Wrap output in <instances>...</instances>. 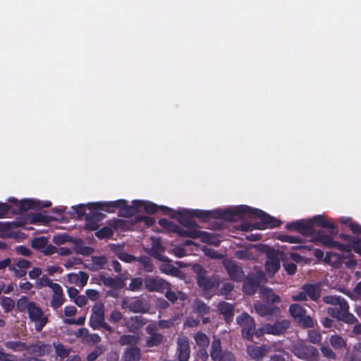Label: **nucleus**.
Returning <instances> with one entry per match:
<instances>
[{
  "mask_svg": "<svg viewBox=\"0 0 361 361\" xmlns=\"http://www.w3.org/2000/svg\"><path fill=\"white\" fill-rule=\"evenodd\" d=\"M88 209H96V210H104L108 213H114L116 209L121 210L120 216L130 217L133 215V207L128 204L125 200H118L116 201L98 202L87 204Z\"/></svg>",
  "mask_w": 361,
  "mask_h": 361,
  "instance_id": "obj_1",
  "label": "nucleus"
},
{
  "mask_svg": "<svg viewBox=\"0 0 361 361\" xmlns=\"http://www.w3.org/2000/svg\"><path fill=\"white\" fill-rule=\"evenodd\" d=\"M252 207L247 205H239L233 209H216V219L227 221H236L242 218H250Z\"/></svg>",
  "mask_w": 361,
  "mask_h": 361,
  "instance_id": "obj_2",
  "label": "nucleus"
},
{
  "mask_svg": "<svg viewBox=\"0 0 361 361\" xmlns=\"http://www.w3.org/2000/svg\"><path fill=\"white\" fill-rule=\"evenodd\" d=\"M236 322L242 328V336L248 341L252 340L254 334L257 337H259L262 334V332L256 331L254 319L246 312H243L238 316L236 317Z\"/></svg>",
  "mask_w": 361,
  "mask_h": 361,
  "instance_id": "obj_3",
  "label": "nucleus"
},
{
  "mask_svg": "<svg viewBox=\"0 0 361 361\" xmlns=\"http://www.w3.org/2000/svg\"><path fill=\"white\" fill-rule=\"evenodd\" d=\"M90 324L93 329H104L109 334H112L114 331V328L104 321V306L102 303L93 306Z\"/></svg>",
  "mask_w": 361,
  "mask_h": 361,
  "instance_id": "obj_4",
  "label": "nucleus"
},
{
  "mask_svg": "<svg viewBox=\"0 0 361 361\" xmlns=\"http://www.w3.org/2000/svg\"><path fill=\"white\" fill-rule=\"evenodd\" d=\"M291 352L298 358L305 361H317L319 357L317 349L303 342H296L291 345Z\"/></svg>",
  "mask_w": 361,
  "mask_h": 361,
  "instance_id": "obj_5",
  "label": "nucleus"
},
{
  "mask_svg": "<svg viewBox=\"0 0 361 361\" xmlns=\"http://www.w3.org/2000/svg\"><path fill=\"white\" fill-rule=\"evenodd\" d=\"M288 311L293 320L302 328L309 329L314 326V322L310 315L306 314L307 310L300 305L295 303L289 306Z\"/></svg>",
  "mask_w": 361,
  "mask_h": 361,
  "instance_id": "obj_6",
  "label": "nucleus"
},
{
  "mask_svg": "<svg viewBox=\"0 0 361 361\" xmlns=\"http://www.w3.org/2000/svg\"><path fill=\"white\" fill-rule=\"evenodd\" d=\"M251 219H259V221L257 222V228L258 230H264L266 228H274L279 227L282 221L270 216L261 209L252 208Z\"/></svg>",
  "mask_w": 361,
  "mask_h": 361,
  "instance_id": "obj_7",
  "label": "nucleus"
},
{
  "mask_svg": "<svg viewBox=\"0 0 361 361\" xmlns=\"http://www.w3.org/2000/svg\"><path fill=\"white\" fill-rule=\"evenodd\" d=\"M210 356L213 361H235V357L231 351L222 350L221 340L216 337L211 344Z\"/></svg>",
  "mask_w": 361,
  "mask_h": 361,
  "instance_id": "obj_8",
  "label": "nucleus"
},
{
  "mask_svg": "<svg viewBox=\"0 0 361 361\" xmlns=\"http://www.w3.org/2000/svg\"><path fill=\"white\" fill-rule=\"evenodd\" d=\"M27 313L30 319L35 322V329L37 332L41 331L49 322L48 317L44 314L43 310L35 302L31 301Z\"/></svg>",
  "mask_w": 361,
  "mask_h": 361,
  "instance_id": "obj_9",
  "label": "nucleus"
},
{
  "mask_svg": "<svg viewBox=\"0 0 361 361\" xmlns=\"http://www.w3.org/2000/svg\"><path fill=\"white\" fill-rule=\"evenodd\" d=\"M197 283L204 291L214 290L219 286V278L217 276H207V271L201 266L197 271Z\"/></svg>",
  "mask_w": 361,
  "mask_h": 361,
  "instance_id": "obj_10",
  "label": "nucleus"
},
{
  "mask_svg": "<svg viewBox=\"0 0 361 361\" xmlns=\"http://www.w3.org/2000/svg\"><path fill=\"white\" fill-rule=\"evenodd\" d=\"M170 286L168 281L159 276L148 275L145 277V289L149 292L163 293Z\"/></svg>",
  "mask_w": 361,
  "mask_h": 361,
  "instance_id": "obj_11",
  "label": "nucleus"
},
{
  "mask_svg": "<svg viewBox=\"0 0 361 361\" xmlns=\"http://www.w3.org/2000/svg\"><path fill=\"white\" fill-rule=\"evenodd\" d=\"M52 346L49 343L37 340L35 343L27 345V353L33 357H44L49 355L52 352Z\"/></svg>",
  "mask_w": 361,
  "mask_h": 361,
  "instance_id": "obj_12",
  "label": "nucleus"
},
{
  "mask_svg": "<svg viewBox=\"0 0 361 361\" xmlns=\"http://www.w3.org/2000/svg\"><path fill=\"white\" fill-rule=\"evenodd\" d=\"M122 307H126L130 312L133 313L144 314L149 312L150 305L146 300L137 298L128 302L123 300L122 302Z\"/></svg>",
  "mask_w": 361,
  "mask_h": 361,
  "instance_id": "obj_13",
  "label": "nucleus"
},
{
  "mask_svg": "<svg viewBox=\"0 0 361 361\" xmlns=\"http://www.w3.org/2000/svg\"><path fill=\"white\" fill-rule=\"evenodd\" d=\"M90 212L87 214L85 216V229L87 231H97L99 227L98 223L104 219L106 215L100 210H96V209H89Z\"/></svg>",
  "mask_w": 361,
  "mask_h": 361,
  "instance_id": "obj_14",
  "label": "nucleus"
},
{
  "mask_svg": "<svg viewBox=\"0 0 361 361\" xmlns=\"http://www.w3.org/2000/svg\"><path fill=\"white\" fill-rule=\"evenodd\" d=\"M192 209H182L176 212V217L178 223L188 228H199L197 223L193 219Z\"/></svg>",
  "mask_w": 361,
  "mask_h": 361,
  "instance_id": "obj_15",
  "label": "nucleus"
},
{
  "mask_svg": "<svg viewBox=\"0 0 361 361\" xmlns=\"http://www.w3.org/2000/svg\"><path fill=\"white\" fill-rule=\"evenodd\" d=\"M176 355L178 361H188L190 357V346L189 339L186 336L178 338Z\"/></svg>",
  "mask_w": 361,
  "mask_h": 361,
  "instance_id": "obj_16",
  "label": "nucleus"
},
{
  "mask_svg": "<svg viewBox=\"0 0 361 361\" xmlns=\"http://www.w3.org/2000/svg\"><path fill=\"white\" fill-rule=\"evenodd\" d=\"M308 222H311L312 235L314 233L315 229L314 225L316 224L320 228L329 229L330 234L336 235L338 233L337 228L335 225L325 219L322 215H316L312 219L308 220Z\"/></svg>",
  "mask_w": 361,
  "mask_h": 361,
  "instance_id": "obj_17",
  "label": "nucleus"
},
{
  "mask_svg": "<svg viewBox=\"0 0 361 361\" xmlns=\"http://www.w3.org/2000/svg\"><path fill=\"white\" fill-rule=\"evenodd\" d=\"M290 323L288 320L283 319L276 322L274 324H267L264 326V332L268 334L279 336L283 334L290 327Z\"/></svg>",
  "mask_w": 361,
  "mask_h": 361,
  "instance_id": "obj_18",
  "label": "nucleus"
},
{
  "mask_svg": "<svg viewBox=\"0 0 361 361\" xmlns=\"http://www.w3.org/2000/svg\"><path fill=\"white\" fill-rule=\"evenodd\" d=\"M152 255L160 261L166 262L160 265L159 269L161 273L173 276H177L180 273L179 269L173 266L172 264H170V260L167 257L161 256L157 252L152 253Z\"/></svg>",
  "mask_w": 361,
  "mask_h": 361,
  "instance_id": "obj_19",
  "label": "nucleus"
},
{
  "mask_svg": "<svg viewBox=\"0 0 361 361\" xmlns=\"http://www.w3.org/2000/svg\"><path fill=\"white\" fill-rule=\"evenodd\" d=\"M286 228L288 231H296L303 235H312L311 222H308V220L306 221L300 220L288 223L286 225Z\"/></svg>",
  "mask_w": 361,
  "mask_h": 361,
  "instance_id": "obj_20",
  "label": "nucleus"
},
{
  "mask_svg": "<svg viewBox=\"0 0 361 361\" xmlns=\"http://www.w3.org/2000/svg\"><path fill=\"white\" fill-rule=\"evenodd\" d=\"M312 237L310 242L314 243L317 245H322L326 247L332 248L334 238L330 235L326 233L323 230L314 231L312 235Z\"/></svg>",
  "mask_w": 361,
  "mask_h": 361,
  "instance_id": "obj_21",
  "label": "nucleus"
},
{
  "mask_svg": "<svg viewBox=\"0 0 361 361\" xmlns=\"http://www.w3.org/2000/svg\"><path fill=\"white\" fill-rule=\"evenodd\" d=\"M133 209V215L139 212V209L142 207L144 211L148 214H154L159 210V206L150 201L145 200H133V204L130 205Z\"/></svg>",
  "mask_w": 361,
  "mask_h": 361,
  "instance_id": "obj_22",
  "label": "nucleus"
},
{
  "mask_svg": "<svg viewBox=\"0 0 361 361\" xmlns=\"http://www.w3.org/2000/svg\"><path fill=\"white\" fill-rule=\"evenodd\" d=\"M230 279L234 281L240 282L245 278V274L241 267L230 261L224 264Z\"/></svg>",
  "mask_w": 361,
  "mask_h": 361,
  "instance_id": "obj_23",
  "label": "nucleus"
},
{
  "mask_svg": "<svg viewBox=\"0 0 361 361\" xmlns=\"http://www.w3.org/2000/svg\"><path fill=\"white\" fill-rule=\"evenodd\" d=\"M244 279V283L243 285V292L249 295H254L257 289L259 288V286L260 285L261 281L259 277L252 275L250 276H247Z\"/></svg>",
  "mask_w": 361,
  "mask_h": 361,
  "instance_id": "obj_24",
  "label": "nucleus"
},
{
  "mask_svg": "<svg viewBox=\"0 0 361 361\" xmlns=\"http://www.w3.org/2000/svg\"><path fill=\"white\" fill-rule=\"evenodd\" d=\"M216 308L219 314L223 316L226 324H231L233 322L234 317L233 305L226 301H221L218 303Z\"/></svg>",
  "mask_w": 361,
  "mask_h": 361,
  "instance_id": "obj_25",
  "label": "nucleus"
},
{
  "mask_svg": "<svg viewBox=\"0 0 361 361\" xmlns=\"http://www.w3.org/2000/svg\"><path fill=\"white\" fill-rule=\"evenodd\" d=\"M52 291L53 295L50 301V305L54 310H58L66 302L63 290L62 287L59 284H57L56 286H54Z\"/></svg>",
  "mask_w": 361,
  "mask_h": 361,
  "instance_id": "obj_26",
  "label": "nucleus"
},
{
  "mask_svg": "<svg viewBox=\"0 0 361 361\" xmlns=\"http://www.w3.org/2000/svg\"><path fill=\"white\" fill-rule=\"evenodd\" d=\"M254 308L256 312L262 317L274 315L279 312V308L275 305L259 302L254 304Z\"/></svg>",
  "mask_w": 361,
  "mask_h": 361,
  "instance_id": "obj_27",
  "label": "nucleus"
},
{
  "mask_svg": "<svg viewBox=\"0 0 361 361\" xmlns=\"http://www.w3.org/2000/svg\"><path fill=\"white\" fill-rule=\"evenodd\" d=\"M17 223L0 221V238H16L18 233L13 231L17 227Z\"/></svg>",
  "mask_w": 361,
  "mask_h": 361,
  "instance_id": "obj_28",
  "label": "nucleus"
},
{
  "mask_svg": "<svg viewBox=\"0 0 361 361\" xmlns=\"http://www.w3.org/2000/svg\"><path fill=\"white\" fill-rule=\"evenodd\" d=\"M302 290H305L307 298L317 302L321 296V288L316 283H305L301 287Z\"/></svg>",
  "mask_w": 361,
  "mask_h": 361,
  "instance_id": "obj_29",
  "label": "nucleus"
},
{
  "mask_svg": "<svg viewBox=\"0 0 361 361\" xmlns=\"http://www.w3.org/2000/svg\"><path fill=\"white\" fill-rule=\"evenodd\" d=\"M259 293L260 298L266 303L275 305L281 301L279 295L275 294L271 288L262 287L259 290Z\"/></svg>",
  "mask_w": 361,
  "mask_h": 361,
  "instance_id": "obj_30",
  "label": "nucleus"
},
{
  "mask_svg": "<svg viewBox=\"0 0 361 361\" xmlns=\"http://www.w3.org/2000/svg\"><path fill=\"white\" fill-rule=\"evenodd\" d=\"M99 278L105 286L114 289H121L125 286L124 280L120 277L112 278L111 276H106L104 274H100Z\"/></svg>",
  "mask_w": 361,
  "mask_h": 361,
  "instance_id": "obj_31",
  "label": "nucleus"
},
{
  "mask_svg": "<svg viewBox=\"0 0 361 361\" xmlns=\"http://www.w3.org/2000/svg\"><path fill=\"white\" fill-rule=\"evenodd\" d=\"M265 268L269 274H275L280 269V260L279 257L274 254L269 255L265 263Z\"/></svg>",
  "mask_w": 361,
  "mask_h": 361,
  "instance_id": "obj_32",
  "label": "nucleus"
},
{
  "mask_svg": "<svg viewBox=\"0 0 361 361\" xmlns=\"http://www.w3.org/2000/svg\"><path fill=\"white\" fill-rule=\"evenodd\" d=\"M188 238L192 239L201 238L203 243H212L213 234L202 231H196L193 228L188 229Z\"/></svg>",
  "mask_w": 361,
  "mask_h": 361,
  "instance_id": "obj_33",
  "label": "nucleus"
},
{
  "mask_svg": "<svg viewBox=\"0 0 361 361\" xmlns=\"http://www.w3.org/2000/svg\"><path fill=\"white\" fill-rule=\"evenodd\" d=\"M30 209H40L39 200L25 199L20 201L18 209V212H25Z\"/></svg>",
  "mask_w": 361,
  "mask_h": 361,
  "instance_id": "obj_34",
  "label": "nucleus"
},
{
  "mask_svg": "<svg viewBox=\"0 0 361 361\" xmlns=\"http://www.w3.org/2000/svg\"><path fill=\"white\" fill-rule=\"evenodd\" d=\"M192 214L195 217L199 219L202 222H207L210 219H216V209L214 210H201L192 209Z\"/></svg>",
  "mask_w": 361,
  "mask_h": 361,
  "instance_id": "obj_35",
  "label": "nucleus"
},
{
  "mask_svg": "<svg viewBox=\"0 0 361 361\" xmlns=\"http://www.w3.org/2000/svg\"><path fill=\"white\" fill-rule=\"evenodd\" d=\"M140 359V350L136 346L127 348L123 355V361H139Z\"/></svg>",
  "mask_w": 361,
  "mask_h": 361,
  "instance_id": "obj_36",
  "label": "nucleus"
},
{
  "mask_svg": "<svg viewBox=\"0 0 361 361\" xmlns=\"http://www.w3.org/2000/svg\"><path fill=\"white\" fill-rule=\"evenodd\" d=\"M339 237L342 240L347 241L348 243L347 245H350V247L355 252L361 254V243L357 238L345 233H341Z\"/></svg>",
  "mask_w": 361,
  "mask_h": 361,
  "instance_id": "obj_37",
  "label": "nucleus"
},
{
  "mask_svg": "<svg viewBox=\"0 0 361 361\" xmlns=\"http://www.w3.org/2000/svg\"><path fill=\"white\" fill-rule=\"evenodd\" d=\"M4 346L13 352H27V345L20 341H8L4 343Z\"/></svg>",
  "mask_w": 361,
  "mask_h": 361,
  "instance_id": "obj_38",
  "label": "nucleus"
},
{
  "mask_svg": "<svg viewBox=\"0 0 361 361\" xmlns=\"http://www.w3.org/2000/svg\"><path fill=\"white\" fill-rule=\"evenodd\" d=\"M293 250H298L301 253L305 254L307 251H313L314 256L318 259L321 260L324 258V252L320 249H314L308 245H297L292 247Z\"/></svg>",
  "mask_w": 361,
  "mask_h": 361,
  "instance_id": "obj_39",
  "label": "nucleus"
},
{
  "mask_svg": "<svg viewBox=\"0 0 361 361\" xmlns=\"http://www.w3.org/2000/svg\"><path fill=\"white\" fill-rule=\"evenodd\" d=\"M345 305H348V302H342L339 306V307H329L326 309V312L331 315V317L337 319L338 320L341 321L342 319V317L344 314V312L343 311V308H344Z\"/></svg>",
  "mask_w": 361,
  "mask_h": 361,
  "instance_id": "obj_40",
  "label": "nucleus"
},
{
  "mask_svg": "<svg viewBox=\"0 0 361 361\" xmlns=\"http://www.w3.org/2000/svg\"><path fill=\"white\" fill-rule=\"evenodd\" d=\"M248 355L254 359H262L264 355L265 350L261 346L250 345L247 347Z\"/></svg>",
  "mask_w": 361,
  "mask_h": 361,
  "instance_id": "obj_41",
  "label": "nucleus"
},
{
  "mask_svg": "<svg viewBox=\"0 0 361 361\" xmlns=\"http://www.w3.org/2000/svg\"><path fill=\"white\" fill-rule=\"evenodd\" d=\"M143 286H145V278L135 277L130 280L128 288L131 291L137 292L143 289Z\"/></svg>",
  "mask_w": 361,
  "mask_h": 361,
  "instance_id": "obj_42",
  "label": "nucleus"
},
{
  "mask_svg": "<svg viewBox=\"0 0 361 361\" xmlns=\"http://www.w3.org/2000/svg\"><path fill=\"white\" fill-rule=\"evenodd\" d=\"M194 312L200 316L207 314L210 312V307L200 300H196L194 305Z\"/></svg>",
  "mask_w": 361,
  "mask_h": 361,
  "instance_id": "obj_43",
  "label": "nucleus"
},
{
  "mask_svg": "<svg viewBox=\"0 0 361 361\" xmlns=\"http://www.w3.org/2000/svg\"><path fill=\"white\" fill-rule=\"evenodd\" d=\"M164 341V336L159 333L152 334L146 340L147 347H155L159 345Z\"/></svg>",
  "mask_w": 361,
  "mask_h": 361,
  "instance_id": "obj_44",
  "label": "nucleus"
},
{
  "mask_svg": "<svg viewBox=\"0 0 361 361\" xmlns=\"http://www.w3.org/2000/svg\"><path fill=\"white\" fill-rule=\"evenodd\" d=\"M57 284L56 283H53L47 275H43L36 281L35 288L37 289H42L45 287H49L52 290L54 286H56Z\"/></svg>",
  "mask_w": 361,
  "mask_h": 361,
  "instance_id": "obj_45",
  "label": "nucleus"
},
{
  "mask_svg": "<svg viewBox=\"0 0 361 361\" xmlns=\"http://www.w3.org/2000/svg\"><path fill=\"white\" fill-rule=\"evenodd\" d=\"M142 267V269L146 272H152L154 266L149 257L147 255H141L136 259Z\"/></svg>",
  "mask_w": 361,
  "mask_h": 361,
  "instance_id": "obj_46",
  "label": "nucleus"
},
{
  "mask_svg": "<svg viewBox=\"0 0 361 361\" xmlns=\"http://www.w3.org/2000/svg\"><path fill=\"white\" fill-rule=\"evenodd\" d=\"M106 350V348L102 345H97L87 355V361H95Z\"/></svg>",
  "mask_w": 361,
  "mask_h": 361,
  "instance_id": "obj_47",
  "label": "nucleus"
},
{
  "mask_svg": "<svg viewBox=\"0 0 361 361\" xmlns=\"http://www.w3.org/2000/svg\"><path fill=\"white\" fill-rule=\"evenodd\" d=\"M196 344L200 348H207L209 344V338L202 331H198L194 336Z\"/></svg>",
  "mask_w": 361,
  "mask_h": 361,
  "instance_id": "obj_48",
  "label": "nucleus"
},
{
  "mask_svg": "<svg viewBox=\"0 0 361 361\" xmlns=\"http://www.w3.org/2000/svg\"><path fill=\"white\" fill-rule=\"evenodd\" d=\"M54 350L56 355L62 360L69 357L71 348H65L62 343H54Z\"/></svg>",
  "mask_w": 361,
  "mask_h": 361,
  "instance_id": "obj_49",
  "label": "nucleus"
},
{
  "mask_svg": "<svg viewBox=\"0 0 361 361\" xmlns=\"http://www.w3.org/2000/svg\"><path fill=\"white\" fill-rule=\"evenodd\" d=\"M322 301L326 304L333 305H340L342 302H347L346 300L344 299L343 298L334 295L324 296L322 298Z\"/></svg>",
  "mask_w": 361,
  "mask_h": 361,
  "instance_id": "obj_50",
  "label": "nucleus"
},
{
  "mask_svg": "<svg viewBox=\"0 0 361 361\" xmlns=\"http://www.w3.org/2000/svg\"><path fill=\"white\" fill-rule=\"evenodd\" d=\"M114 235V231L109 226H104L100 229H97L95 235L99 239L111 238Z\"/></svg>",
  "mask_w": 361,
  "mask_h": 361,
  "instance_id": "obj_51",
  "label": "nucleus"
},
{
  "mask_svg": "<svg viewBox=\"0 0 361 361\" xmlns=\"http://www.w3.org/2000/svg\"><path fill=\"white\" fill-rule=\"evenodd\" d=\"M343 307L344 308H343V311L344 312V314L341 321L348 324H353L357 322V319L349 312V305H344Z\"/></svg>",
  "mask_w": 361,
  "mask_h": 361,
  "instance_id": "obj_52",
  "label": "nucleus"
},
{
  "mask_svg": "<svg viewBox=\"0 0 361 361\" xmlns=\"http://www.w3.org/2000/svg\"><path fill=\"white\" fill-rule=\"evenodd\" d=\"M31 302L28 300L27 296H21L16 302V308L20 312L28 311Z\"/></svg>",
  "mask_w": 361,
  "mask_h": 361,
  "instance_id": "obj_53",
  "label": "nucleus"
},
{
  "mask_svg": "<svg viewBox=\"0 0 361 361\" xmlns=\"http://www.w3.org/2000/svg\"><path fill=\"white\" fill-rule=\"evenodd\" d=\"M330 343L334 349H342L346 345L345 340L338 335H333L330 338Z\"/></svg>",
  "mask_w": 361,
  "mask_h": 361,
  "instance_id": "obj_54",
  "label": "nucleus"
},
{
  "mask_svg": "<svg viewBox=\"0 0 361 361\" xmlns=\"http://www.w3.org/2000/svg\"><path fill=\"white\" fill-rule=\"evenodd\" d=\"M321 353L324 357L330 360H335L337 358L336 354L331 350L328 344H322L320 348Z\"/></svg>",
  "mask_w": 361,
  "mask_h": 361,
  "instance_id": "obj_55",
  "label": "nucleus"
},
{
  "mask_svg": "<svg viewBox=\"0 0 361 361\" xmlns=\"http://www.w3.org/2000/svg\"><path fill=\"white\" fill-rule=\"evenodd\" d=\"M77 240H73V238L67 234L54 235L53 242L58 245L64 244L65 243H76Z\"/></svg>",
  "mask_w": 361,
  "mask_h": 361,
  "instance_id": "obj_56",
  "label": "nucleus"
},
{
  "mask_svg": "<svg viewBox=\"0 0 361 361\" xmlns=\"http://www.w3.org/2000/svg\"><path fill=\"white\" fill-rule=\"evenodd\" d=\"M91 261L97 269H103L104 265L107 263V259L104 255L92 256Z\"/></svg>",
  "mask_w": 361,
  "mask_h": 361,
  "instance_id": "obj_57",
  "label": "nucleus"
},
{
  "mask_svg": "<svg viewBox=\"0 0 361 361\" xmlns=\"http://www.w3.org/2000/svg\"><path fill=\"white\" fill-rule=\"evenodd\" d=\"M322 339V336L318 331H317L315 329L308 331L307 340L311 343H313V344L319 343L321 342Z\"/></svg>",
  "mask_w": 361,
  "mask_h": 361,
  "instance_id": "obj_58",
  "label": "nucleus"
},
{
  "mask_svg": "<svg viewBox=\"0 0 361 361\" xmlns=\"http://www.w3.org/2000/svg\"><path fill=\"white\" fill-rule=\"evenodd\" d=\"M1 305L5 312H9L14 308L15 302L11 298L3 297L1 301Z\"/></svg>",
  "mask_w": 361,
  "mask_h": 361,
  "instance_id": "obj_59",
  "label": "nucleus"
},
{
  "mask_svg": "<svg viewBox=\"0 0 361 361\" xmlns=\"http://www.w3.org/2000/svg\"><path fill=\"white\" fill-rule=\"evenodd\" d=\"M134 221L135 223L144 222L145 225L147 227H150L153 226L155 223V220L154 219V218L142 214L136 215L134 218Z\"/></svg>",
  "mask_w": 361,
  "mask_h": 361,
  "instance_id": "obj_60",
  "label": "nucleus"
},
{
  "mask_svg": "<svg viewBox=\"0 0 361 361\" xmlns=\"http://www.w3.org/2000/svg\"><path fill=\"white\" fill-rule=\"evenodd\" d=\"M333 257L334 259L331 265L334 267L339 268L344 264L345 260L348 257V256H346L345 254H338L334 252Z\"/></svg>",
  "mask_w": 361,
  "mask_h": 361,
  "instance_id": "obj_61",
  "label": "nucleus"
},
{
  "mask_svg": "<svg viewBox=\"0 0 361 361\" xmlns=\"http://www.w3.org/2000/svg\"><path fill=\"white\" fill-rule=\"evenodd\" d=\"M47 244V240L44 237L35 238L32 241V247L35 249H42Z\"/></svg>",
  "mask_w": 361,
  "mask_h": 361,
  "instance_id": "obj_62",
  "label": "nucleus"
},
{
  "mask_svg": "<svg viewBox=\"0 0 361 361\" xmlns=\"http://www.w3.org/2000/svg\"><path fill=\"white\" fill-rule=\"evenodd\" d=\"M123 319V314L118 310H114L109 314L108 320L112 324H117Z\"/></svg>",
  "mask_w": 361,
  "mask_h": 361,
  "instance_id": "obj_63",
  "label": "nucleus"
},
{
  "mask_svg": "<svg viewBox=\"0 0 361 361\" xmlns=\"http://www.w3.org/2000/svg\"><path fill=\"white\" fill-rule=\"evenodd\" d=\"M32 221L33 223H42L43 224H47L49 222V218L42 213H36L32 215Z\"/></svg>",
  "mask_w": 361,
  "mask_h": 361,
  "instance_id": "obj_64",
  "label": "nucleus"
}]
</instances>
